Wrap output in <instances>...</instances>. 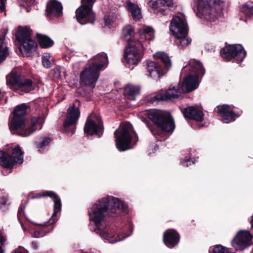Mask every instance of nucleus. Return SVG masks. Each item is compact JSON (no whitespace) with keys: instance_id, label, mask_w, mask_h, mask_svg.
<instances>
[{"instance_id":"obj_1","label":"nucleus","mask_w":253,"mask_h":253,"mask_svg":"<svg viewBox=\"0 0 253 253\" xmlns=\"http://www.w3.org/2000/svg\"><path fill=\"white\" fill-rule=\"evenodd\" d=\"M126 206L119 199L112 196H107L94 204L89 211L90 219L96 226L95 231L100 236L108 241L110 243H114L121 241L126 237H121L120 235L116 237L112 231L106 228H101L105 222V216L109 213L116 212L117 210L125 211Z\"/></svg>"},{"instance_id":"obj_2","label":"nucleus","mask_w":253,"mask_h":253,"mask_svg":"<svg viewBox=\"0 0 253 253\" xmlns=\"http://www.w3.org/2000/svg\"><path fill=\"white\" fill-rule=\"evenodd\" d=\"M27 106L22 104L16 107L13 112L10 128L16 130L19 135L27 137L38 129H41L43 122L40 118L33 117L29 122H26L24 116L26 113Z\"/></svg>"},{"instance_id":"obj_3","label":"nucleus","mask_w":253,"mask_h":253,"mask_svg":"<svg viewBox=\"0 0 253 253\" xmlns=\"http://www.w3.org/2000/svg\"><path fill=\"white\" fill-rule=\"evenodd\" d=\"M108 62L107 55L104 52L97 54L93 57L81 72L80 84L86 86H94L99 77L100 71L107 66Z\"/></svg>"},{"instance_id":"obj_4","label":"nucleus","mask_w":253,"mask_h":253,"mask_svg":"<svg viewBox=\"0 0 253 253\" xmlns=\"http://www.w3.org/2000/svg\"><path fill=\"white\" fill-rule=\"evenodd\" d=\"M169 30L174 36L175 44L179 48L182 49L191 43V39L188 37L187 24L183 15L173 17Z\"/></svg>"},{"instance_id":"obj_5","label":"nucleus","mask_w":253,"mask_h":253,"mask_svg":"<svg viewBox=\"0 0 253 253\" xmlns=\"http://www.w3.org/2000/svg\"><path fill=\"white\" fill-rule=\"evenodd\" d=\"M224 2L225 0H198L197 15L201 19L213 21Z\"/></svg>"},{"instance_id":"obj_6","label":"nucleus","mask_w":253,"mask_h":253,"mask_svg":"<svg viewBox=\"0 0 253 253\" xmlns=\"http://www.w3.org/2000/svg\"><path fill=\"white\" fill-rule=\"evenodd\" d=\"M148 117L162 130L170 131L174 128L173 120L169 113L161 110H154L149 112Z\"/></svg>"},{"instance_id":"obj_7","label":"nucleus","mask_w":253,"mask_h":253,"mask_svg":"<svg viewBox=\"0 0 253 253\" xmlns=\"http://www.w3.org/2000/svg\"><path fill=\"white\" fill-rule=\"evenodd\" d=\"M132 130L131 124L127 122L123 125L121 130L115 131L117 147L120 151H125L130 149L129 145L131 140L130 133Z\"/></svg>"},{"instance_id":"obj_8","label":"nucleus","mask_w":253,"mask_h":253,"mask_svg":"<svg viewBox=\"0 0 253 253\" xmlns=\"http://www.w3.org/2000/svg\"><path fill=\"white\" fill-rule=\"evenodd\" d=\"M32 31L28 27H19L16 35V40L20 44V50L29 52L35 48L36 44L31 39Z\"/></svg>"},{"instance_id":"obj_9","label":"nucleus","mask_w":253,"mask_h":253,"mask_svg":"<svg viewBox=\"0 0 253 253\" xmlns=\"http://www.w3.org/2000/svg\"><path fill=\"white\" fill-rule=\"evenodd\" d=\"M142 44L140 42H137L136 43L131 42L126 48L124 53L125 62L127 66L129 68L131 65L137 64L141 58L140 52Z\"/></svg>"},{"instance_id":"obj_10","label":"nucleus","mask_w":253,"mask_h":253,"mask_svg":"<svg viewBox=\"0 0 253 253\" xmlns=\"http://www.w3.org/2000/svg\"><path fill=\"white\" fill-rule=\"evenodd\" d=\"M220 54L223 58L228 60L234 58L238 61H242L246 56V52L241 45L236 44L223 47L221 49Z\"/></svg>"},{"instance_id":"obj_11","label":"nucleus","mask_w":253,"mask_h":253,"mask_svg":"<svg viewBox=\"0 0 253 253\" xmlns=\"http://www.w3.org/2000/svg\"><path fill=\"white\" fill-rule=\"evenodd\" d=\"M181 91L178 86H170L166 91L153 95L148 99V101L151 103H153L156 101H165L178 98L181 95Z\"/></svg>"},{"instance_id":"obj_12","label":"nucleus","mask_w":253,"mask_h":253,"mask_svg":"<svg viewBox=\"0 0 253 253\" xmlns=\"http://www.w3.org/2000/svg\"><path fill=\"white\" fill-rule=\"evenodd\" d=\"M92 7L82 4L76 10V17L80 24L84 25L88 22L93 23L95 19V15L92 10Z\"/></svg>"},{"instance_id":"obj_13","label":"nucleus","mask_w":253,"mask_h":253,"mask_svg":"<svg viewBox=\"0 0 253 253\" xmlns=\"http://www.w3.org/2000/svg\"><path fill=\"white\" fill-rule=\"evenodd\" d=\"M252 236L247 231L239 232L232 242V245L236 250H242L251 244Z\"/></svg>"},{"instance_id":"obj_14","label":"nucleus","mask_w":253,"mask_h":253,"mask_svg":"<svg viewBox=\"0 0 253 253\" xmlns=\"http://www.w3.org/2000/svg\"><path fill=\"white\" fill-rule=\"evenodd\" d=\"M147 70L148 76L154 79H158L168 72L158 61H152L148 62Z\"/></svg>"},{"instance_id":"obj_15","label":"nucleus","mask_w":253,"mask_h":253,"mask_svg":"<svg viewBox=\"0 0 253 253\" xmlns=\"http://www.w3.org/2000/svg\"><path fill=\"white\" fill-rule=\"evenodd\" d=\"M42 197H50L53 198L54 202V212L52 217L49 220L50 224H53L55 222L56 216L57 213L59 212L61 209V203L60 198L57 195L52 191H46L42 194H39L34 197V198H40Z\"/></svg>"},{"instance_id":"obj_16","label":"nucleus","mask_w":253,"mask_h":253,"mask_svg":"<svg viewBox=\"0 0 253 253\" xmlns=\"http://www.w3.org/2000/svg\"><path fill=\"white\" fill-rule=\"evenodd\" d=\"M90 116H88L84 126L85 133L92 135L97 134L101 131L103 128V124L100 119H97L96 122L90 120Z\"/></svg>"},{"instance_id":"obj_17","label":"nucleus","mask_w":253,"mask_h":253,"mask_svg":"<svg viewBox=\"0 0 253 253\" xmlns=\"http://www.w3.org/2000/svg\"><path fill=\"white\" fill-rule=\"evenodd\" d=\"M62 6L57 0H50L47 3L46 13L48 16L59 17L62 14Z\"/></svg>"},{"instance_id":"obj_18","label":"nucleus","mask_w":253,"mask_h":253,"mask_svg":"<svg viewBox=\"0 0 253 253\" xmlns=\"http://www.w3.org/2000/svg\"><path fill=\"white\" fill-rule=\"evenodd\" d=\"M80 115V112L78 107L73 104L68 109L67 116L64 124L65 128L75 124Z\"/></svg>"},{"instance_id":"obj_19","label":"nucleus","mask_w":253,"mask_h":253,"mask_svg":"<svg viewBox=\"0 0 253 253\" xmlns=\"http://www.w3.org/2000/svg\"><path fill=\"white\" fill-rule=\"evenodd\" d=\"M217 113L221 116L223 121L226 123L234 121L236 117L231 107L227 105L217 106Z\"/></svg>"},{"instance_id":"obj_20","label":"nucleus","mask_w":253,"mask_h":253,"mask_svg":"<svg viewBox=\"0 0 253 253\" xmlns=\"http://www.w3.org/2000/svg\"><path fill=\"white\" fill-rule=\"evenodd\" d=\"M198 77L192 74L188 75L184 80L181 86L183 92H189L197 88L198 86Z\"/></svg>"},{"instance_id":"obj_21","label":"nucleus","mask_w":253,"mask_h":253,"mask_svg":"<svg viewBox=\"0 0 253 253\" xmlns=\"http://www.w3.org/2000/svg\"><path fill=\"white\" fill-rule=\"evenodd\" d=\"M188 69L190 70L191 73H194L193 76H197L198 78L203 76L205 73V70L202 64L194 59L191 60L189 61V65L183 69L182 72H185Z\"/></svg>"},{"instance_id":"obj_22","label":"nucleus","mask_w":253,"mask_h":253,"mask_svg":"<svg viewBox=\"0 0 253 253\" xmlns=\"http://www.w3.org/2000/svg\"><path fill=\"white\" fill-rule=\"evenodd\" d=\"M179 235L176 231L172 229L167 230L163 237V241L166 246L172 247L179 242Z\"/></svg>"},{"instance_id":"obj_23","label":"nucleus","mask_w":253,"mask_h":253,"mask_svg":"<svg viewBox=\"0 0 253 253\" xmlns=\"http://www.w3.org/2000/svg\"><path fill=\"white\" fill-rule=\"evenodd\" d=\"M185 117L201 122L203 120L204 114L202 111L198 110L194 107L186 108L183 112Z\"/></svg>"},{"instance_id":"obj_24","label":"nucleus","mask_w":253,"mask_h":253,"mask_svg":"<svg viewBox=\"0 0 253 253\" xmlns=\"http://www.w3.org/2000/svg\"><path fill=\"white\" fill-rule=\"evenodd\" d=\"M21 78L15 72H12L6 76V84L13 90L18 89V84Z\"/></svg>"},{"instance_id":"obj_25","label":"nucleus","mask_w":253,"mask_h":253,"mask_svg":"<svg viewBox=\"0 0 253 253\" xmlns=\"http://www.w3.org/2000/svg\"><path fill=\"white\" fill-rule=\"evenodd\" d=\"M154 58L162 62L164 66V68L168 71L171 67V63L169 57L164 52H157L154 54Z\"/></svg>"},{"instance_id":"obj_26","label":"nucleus","mask_w":253,"mask_h":253,"mask_svg":"<svg viewBox=\"0 0 253 253\" xmlns=\"http://www.w3.org/2000/svg\"><path fill=\"white\" fill-rule=\"evenodd\" d=\"M138 33L141 40L152 41L154 39V31L149 26H143L139 29Z\"/></svg>"},{"instance_id":"obj_27","label":"nucleus","mask_w":253,"mask_h":253,"mask_svg":"<svg viewBox=\"0 0 253 253\" xmlns=\"http://www.w3.org/2000/svg\"><path fill=\"white\" fill-rule=\"evenodd\" d=\"M139 92V87L134 85L128 84L125 88V94L130 100H135V96L138 94Z\"/></svg>"},{"instance_id":"obj_28","label":"nucleus","mask_w":253,"mask_h":253,"mask_svg":"<svg viewBox=\"0 0 253 253\" xmlns=\"http://www.w3.org/2000/svg\"><path fill=\"white\" fill-rule=\"evenodd\" d=\"M0 165L5 168L9 169L13 166L14 162L9 154L0 152Z\"/></svg>"},{"instance_id":"obj_29","label":"nucleus","mask_w":253,"mask_h":253,"mask_svg":"<svg viewBox=\"0 0 253 253\" xmlns=\"http://www.w3.org/2000/svg\"><path fill=\"white\" fill-rule=\"evenodd\" d=\"M172 0H151L149 5L154 9H163V7H169L172 4Z\"/></svg>"},{"instance_id":"obj_30","label":"nucleus","mask_w":253,"mask_h":253,"mask_svg":"<svg viewBox=\"0 0 253 253\" xmlns=\"http://www.w3.org/2000/svg\"><path fill=\"white\" fill-rule=\"evenodd\" d=\"M126 4L127 10L131 13L134 19L138 20L141 18L140 10L138 5L129 1H126Z\"/></svg>"},{"instance_id":"obj_31","label":"nucleus","mask_w":253,"mask_h":253,"mask_svg":"<svg viewBox=\"0 0 253 253\" xmlns=\"http://www.w3.org/2000/svg\"><path fill=\"white\" fill-rule=\"evenodd\" d=\"M21 89L26 93L30 92L34 89L32 81L29 79L21 78L19 84H18V89Z\"/></svg>"},{"instance_id":"obj_32","label":"nucleus","mask_w":253,"mask_h":253,"mask_svg":"<svg viewBox=\"0 0 253 253\" xmlns=\"http://www.w3.org/2000/svg\"><path fill=\"white\" fill-rule=\"evenodd\" d=\"M37 37L40 45L42 48H48L53 44V41L46 36L37 34Z\"/></svg>"},{"instance_id":"obj_33","label":"nucleus","mask_w":253,"mask_h":253,"mask_svg":"<svg viewBox=\"0 0 253 253\" xmlns=\"http://www.w3.org/2000/svg\"><path fill=\"white\" fill-rule=\"evenodd\" d=\"M23 152L19 146H16L12 149V159L14 162L21 164L23 163Z\"/></svg>"},{"instance_id":"obj_34","label":"nucleus","mask_w":253,"mask_h":253,"mask_svg":"<svg viewBox=\"0 0 253 253\" xmlns=\"http://www.w3.org/2000/svg\"><path fill=\"white\" fill-rule=\"evenodd\" d=\"M123 35L125 40L131 42L136 43L137 42L133 41L134 32L132 28L130 26H126L123 30Z\"/></svg>"},{"instance_id":"obj_35","label":"nucleus","mask_w":253,"mask_h":253,"mask_svg":"<svg viewBox=\"0 0 253 253\" xmlns=\"http://www.w3.org/2000/svg\"><path fill=\"white\" fill-rule=\"evenodd\" d=\"M0 38V63L2 62L6 58L8 54V49L4 43L5 35Z\"/></svg>"},{"instance_id":"obj_36","label":"nucleus","mask_w":253,"mask_h":253,"mask_svg":"<svg viewBox=\"0 0 253 253\" xmlns=\"http://www.w3.org/2000/svg\"><path fill=\"white\" fill-rule=\"evenodd\" d=\"M241 11L248 16H253V5L252 3L244 4L241 8Z\"/></svg>"},{"instance_id":"obj_37","label":"nucleus","mask_w":253,"mask_h":253,"mask_svg":"<svg viewBox=\"0 0 253 253\" xmlns=\"http://www.w3.org/2000/svg\"><path fill=\"white\" fill-rule=\"evenodd\" d=\"M50 142V140L49 138H44L40 144L37 145V147L39 149V151H41L44 147L47 146Z\"/></svg>"},{"instance_id":"obj_38","label":"nucleus","mask_w":253,"mask_h":253,"mask_svg":"<svg viewBox=\"0 0 253 253\" xmlns=\"http://www.w3.org/2000/svg\"><path fill=\"white\" fill-rule=\"evenodd\" d=\"M50 56L46 54L42 57V63L44 67L49 68L50 66V62L49 61Z\"/></svg>"},{"instance_id":"obj_39","label":"nucleus","mask_w":253,"mask_h":253,"mask_svg":"<svg viewBox=\"0 0 253 253\" xmlns=\"http://www.w3.org/2000/svg\"><path fill=\"white\" fill-rule=\"evenodd\" d=\"M96 0H82V4L92 7L93 4Z\"/></svg>"},{"instance_id":"obj_40","label":"nucleus","mask_w":253,"mask_h":253,"mask_svg":"<svg viewBox=\"0 0 253 253\" xmlns=\"http://www.w3.org/2000/svg\"><path fill=\"white\" fill-rule=\"evenodd\" d=\"M104 22L105 23V26H109L111 23V20L108 16H106L105 17Z\"/></svg>"},{"instance_id":"obj_41","label":"nucleus","mask_w":253,"mask_h":253,"mask_svg":"<svg viewBox=\"0 0 253 253\" xmlns=\"http://www.w3.org/2000/svg\"><path fill=\"white\" fill-rule=\"evenodd\" d=\"M5 8V3L3 0H0V12H2Z\"/></svg>"},{"instance_id":"obj_42","label":"nucleus","mask_w":253,"mask_h":253,"mask_svg":"<svg viewBox=\"0 0 253 253\" xmlns=\"http://www.w3.org/2000/svg\"><path fill=\"white\" fill-rule=\"evenodd\" d=\"M5 241L4 238H3L2 233L0 232V248L3 246Z\"/></svg>"},{"instance_id":"obj_43","label":"nucleus","mask_w":253,"mask_h":253,"mask_svg":"<svg viewBox=\"0 0 253 253\" xmlns=\"http://www.w3.org/2000/svg\"><path fill=\"white\" fill-rule=\"evenodd\" d=\"M32 246L34 249H37L38 248V244L37 242H33Z\"/></svg>"},{"instance_id":"obj_44","label":"nucleus","mask_w":253,"mask_h":253,"mask_svg":"<svg viewBox=\"0 0 253 253\" xmlns=\"http://www.w3.org/2000/svg\"><path fill=\"white\" fill-rule=\"evenodd\" d=\"M40 233L38 231H36L34 232V236L36 238H39L40 237Z\"/></svg>"},{"instance_id":"obj_45","label":"nucleus","mask_w":253,"mask_h":253,"mask_svg":"<svg viewBox=\"0 0 253 253\" xmlns=\"http://www.w3.org/2000/svg\"><path fill=\"white\" fill-rule=\"evenodd\" d=\"M24 249L22 248L20 250H16L14 253H25L24 252H23L22 250H23Z\"/></svg>"},{"instance_id":"obj_46","label":"nucleus","mask_w":253,"mask_h":253,"mask_svg":"<svg viewBox=\"0 0 253 253\" xmlns=\"http://www.w3.org/2000/svg\"><path fill=\"white\" fill-rule=\"evenodd\" d=\"M190 161L188 160V161H184L183 164V165L186 166V167H188L189 165L188 164V162H189Z\"/></svg>"},{"instance_id":"obj_47","label":"nucleus","mask_w":253,"mask_h":253,"mask_svg":"<svg viewBox=\"0 0 253 253\" xmlns=\"http://www.w3.org/2000/svg\"><path fill=\"white\" fill-rule=\"evenodd\" d=\"M251 226L252 227H253V216L252 217V220L251 221Z\"/></svg>"},{"instance_id":"obj_48","label":"nucleus","mask_w":253,"mask_h":253,"mask_svg":"<svg viewBox=\"0 0 253 253\" xmlns=\"http://www.w3.org/2000/svg\"><path fill=\"white\" fill-rule=\"evenodd\" d=\"M35 0H30V1L29 2V4H32L34 2Z\"/></svg>"},{"instance_id":"obj_49","label":"nucleus","mask_w":253,"mask_h":253,"mask_svg":"<svg viewBox=\"0 0 253 253\" xmlns=\"http://www.w3.org/2000/svg\"><path fill=\"white\" fill-rule=\"evenodd\" d=\"M56 72H57V73H58V76H59V72L58 70H56Z\"/></svg>"},{"instance_id":"obj_50","label":"nucleus","mask_w":253,"mask_h":253,"mask_svg":"<svg viewBox=\"0 0 253 253\" xmlns=\"http://www.w3.org/2000/svg\"><path fill=\"white\" fill-rule=\"evenodd\" d=\"M152 132L153 134H155V133L153 132V131H152Z\"/></svg>"},{"instance_id":"obj_51","label":"nucleus","mask_w":253,"mask_h":253,"mask_svg":"<svg viewBox=\"0 0 253 253\" xmlns=\"http://www.w3.org/2000/svg\"><path fill=\"white\" fill-rule=\"evenodd\" d=\"M0 253H2L1 250L0 249Z\"/></svg>"}]
</instances>
